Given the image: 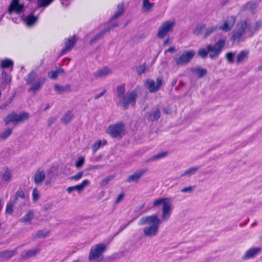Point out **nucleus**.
<instances>
[{
  "instance_id": "1",
  "label": "nucleus",
  "mask_w": 262,
  "mask_h": 262,
  "mask_svg": "<svg viewBox=\"0 0 262 262\" xmlns=\"http://www.w3.org/2000/svg\"><path fill=\"white\" fill-rule=\"evenodd\" d=\"M261 26L262 24L259 21L252 24L248 20H241L232 32L231 40L233 42L243 41L246 38L253 36Z\"/></svg>"
},
{
  "instance_id": "2",
  "label": "nucleus",
  "mask_w": 262,
  "mask_h": 262,
  "mask_svg": "<svg viewBox=\"0 0 262 262\" xmlns=\"http://www.w3.org/2000/svg\"><path fill=\"white\" fill-rule=\"evenodd\" d=\"M116 90L118 99V101L117 102V105L120 106L125 110L128 108L129 105L133 106L136 105L138 97V93L136 90L129 91L125 94V85L122 84L117 86Z\"/></svg>"
},
{
  "instance_id": "3",
  "label": "nucleus",
  "mask_w": 262,
  "mask_h": 262,
  "mask_svg": "<svg viewBox=\"0 0 262 262\" xmlns=\"http://www.w3.org/2000/svg\"><path fill=\"white\" fill-rule=\"evenodd\" d=\"M161 220L157 214H153L149 216L142 217L139 222V225H143L148 224L143 229V232L145 236L152 237L156 235L158 232Z\"/></svg>"
},
{
  "instance_id": "4",
  "label": "nucleus",
  "mask_w": 262,
  "mask_h": 262,
  "mask_svg": "<svg viewBox=\"0 0 262 262\" xmlns=\"http://www.w3.org/2000/svg\"><path fill=\"white\" fill-rule=\"evenodd\" d=\"M225 44L226 40L220 39L213 46L208 45L206 46V49H200L198 52V55L202 58H204L209 53V57L211 59L216 58L222 52Z\"/></svg>"
},
{
  "instance_id": "5",
  "label": "nucleus",
  "mask_w": 262,
  "mask_h": 262,
  "mask_svg": "<svg viewBox=\"0 0 262 262\" xmlns=\"http://www.w3.org/2000/svg\"><path fill=\"white\" fill-rule=\"evenodd\" d=\"M37 73L34 70H32L25 78V80L27 85H32L28 90L29 92H33L34 94H36L42 88L45 84L46 78L45 77H39L37 81L35 80L37 78Z\"/></svg>"
},
{
  "instance_id": "6",
  "label": "nucleus",
  "mask_w": 262,
  "mask_h": 262,
  "mask_svg": "<svg viewBox=\"0 0 262 262\" xmlns=\"http://www.w3.org/2000/svg\"><path fill=\"white\" fill-rule=\"evenodd\" d=\"M168 200L167 198H160L156 200L152 204L153 207L163 205L162 219L164 221L168 220L171 213V204L167 201Z\"/></svg>"
},
{
  "instance_id": "7",
  "label": "nucleus",
  "mask_w": 262,
  "mask_h": 262,
  "mask_svg": "<svg viewBox=\"0 0 262 262\" xmlns=\"http://www.w3.org/2000/svg\"><path fill=\"white\" fill-rule=\"evenodd\" d=\"M29 117V113L26 112H21L18 114L13 111L8 114V115L4 118V121L5 122L6 125L9 124L10 123L17 124L19 123L25 122L28 119Z\"/></svg>"
},
{
  "instance_id": "8",
  "label": "nucleus",
  "mask_w": 262,
  "mask_h": 262,
  "mask_svg": "<svg viewBox=\"0 0 262 262\" xmlns=\"http://www.w3.org/2000/svg\"><path fill=\"white\" fill-rule=\"evenodd\" d=\"M195 55V52L193 50H185L181 55L174 56L173 59L177 66H185L190 62Z\"/></svg>"
},
{
  "instance_id": "9",
  "label": "nucleus",
  "mask_w": 262,
  "mask_h": 262,
  "mask_svg": "<svg viewBox=\"0 0 262 262\" xmlns=\"http://www.w3.org/2000/svg\"><path fill=\"white\" fill-rule=\"evenodd\" d=\"M125 127L123 122L108 126L106 133L114 138H121L125 134Z\"/></svg>"
},
{
  "instance_id": "10",
  "label": "nucleus",
  "mask_w": 262,
  "mask_h": 262,
  "mask_svg": "<svg viewBox=\"0 0 262 262\" xmlns=\"http://www.w3.org/2000/svg\"><path fill=\"white\" fill-rule=\"evenodd\" d=\"M105 250V246L103 244H98L91 249L89 255L90 260H97L100 261L103 260L102 253Z\"/></svg>"
},
{
  "instance_id": "11",
  "label": "nucleus",
  "mask_w": 262,
  "mask_h": 262,
  "mask_svg": "<svg viewBox=\"0 0 262 262\" xmlns=\"http://www.w3.org/2000/svg\"><path fill=\"white\" fill-rule=\"evenodd\" d=\"M162 85V79L158 77L156 79V84L152 79H147L144 83V85L151 93L158 92Z\"/></svg>"
},
{
  "instance_id": "12",
  "label": "nucleus",
  "mask_w": 262,
  "mask_h": 262,
  "mask_svg": "<svg viewBox=\"0 0 262 262\" xmlns=\"http://www.w3.org/2000/svg\"><path fill=\"white\" fill-rule=\"evenodd\" d=\"M174 21L167 20L164 21L159 28L157 36L160 38H164L174 27Z\"/></svg>"
},
{
  "instance_id": "13",
  "label": "nucleus",
  "mask_w": 262,
  "mask_h": 262,
  "mask_svg": "<svg viewBox=\"0 0 262 262\" xmlns=\"http://www.w3.org/2000/svg\"><path fill=\"white\" fill-rule=\"evenodd\" d=\"M148 171L146 168L140 169L136 170L132 174L129 175L126 180V182L138 183L140 179L144 176Z\"/></svg>"
},
{
  "instance_id": "14",
  "label": "nucleus",
  "mask_w": 262,
  "mask_h": 262,
  "mask_svg": "<svg viewBox=\"0 0 262 262\" xmlns=\"http://www.w3.org/2000/svg\"><path fill=\"white\" fill-rule=\"evenodd\" d=\"M19 0H12L8 9V13L11 15L13 12L20 14L23 12L24 6L19 3Z\"/></svg>"
},
{
  "instance_id": "15",
  "label": "nucleus",
  "mask_w": 262,
  "mask_h": 262,
  "mask_svg": "<svg viewBox=\"0 0 262 262\" xmlns=\"http://www.w3.org/2000/svg\"><path fill=\"white\" fill-rule=\"evenodd\" d=\"M76 42V39L75 36L72 37L65 39L64 40V48H63L60 52V56H62L67 52L70 51L74 47Z\"/></svg>"
},
{
  "instance_id": "16",
  "label": "nucleus",
  "mask_w": 262,
  "mask_h": 262,
  "mask_svg": "<svg viewBox=\"0 0 262 262\" xmlns=\"http://www.w3.org/2000/svg\"><path fill=\"white\" fill-rule=\"evenodd\" d=\"M90 183V182L88 180H84L82 182L78 185H76L74 186L68 187L67 188V191L68 193H71L74 190H77L78 192H81L84 187L88 186Z\"/></svg>"
},
{
  "instance_id": "17",
  "label": "nucleus",
  "mask_w": 262,
  "mask_h": 262,
  "mask_svg": "<svg viewBox=\"0 0 262 262\" xmlns=\"http://www.w3.org/2000/svg\"><path fill=\"white\" fill-rule=\"evenodd\" d=\"M39 252L40 249L38 248L24 250L20 254V258L22 259H27L34 257Z\"/></svg>"
},
{
  "instance_id": "18",
  "label": "nucleus",
  "mask_w": 262,
  "mask_h": 262,
  "mask_svg": "<svg viewBox=\"0 0 262 262\" xmlns=\"http://www.w3.org/2000/svg\"><path fill=\"white\" fill-rule=\"evenodd\" d=\"M111 27H107L105 28L99 33L95 35L89 41L90 45H93L98 40L103 38L105 35V34L110 32L111 30Z\"/></svg>"
},
{
  "instance_id": "19",
  "label": "nucleus",
  "mask_w": 262,
  "mask_h": 262,
  "mask_svg": "<svg viewBox=\"0 0 262 262\" xmlns=\"http://www.w3.org/2000/svg\"><path fill=\"white\" fill-rule=\"evenodd\" d=\"M261 251V248L256 247L250 248L245 253L243 256L244 259H249L257 255Z\"/></svg>"
},
{
  "instance_id": "20",
  "label": "nucleus",
  "mask_w": 262,
  "mask_h": 262,
  "mask_svg": "<svg viewBox=\"0 0 262 262\" xmlns=\"http://www.w3.org/2000/svg\"><path fill=\"white\" fill-rule=\"evenodd\" d=\"M54 87L56 93L58 94H61L65 92L69 93L72 91L71 86L69 84H67L65 85H59L55 84Z\"/></svg>"
},
{
  "instance_id": "21",
  "label": "nucleus",
  "mask_w": 262,
  "mask_h": 262,
  "mask_svg": "<svg viewBox=\"0 0 262 262\" xmlns=\"http://www.w3.org/2000/svg\"><path fill=\"white\" fill-rule=\"evenodd\" d=\"M45 178V174L44 171L40 168H38L34 176V183L38 185L40 184Z\"/></svg>"
},
{
  "instance_id": "22",
  "label": "nucleus",
  "mask_w": 262,
  "mask_h": 262,
  "mask_svg": "<svg viewBox=\"0 0 262 262\" xmlns=\"http://www.w3.org/2000/svg\"><path fill=\"white\" fill-rule=\"evenodd\" d=\"M17 253V249L12 250H6L0 252V258L9 259Z\"/></svg>"
},
{
  "instance_id": "23",
  "label": "nucleus",
  "mask_w": 262,
  "mask_h": 262,
  "mask_svg": "<svg viewBox=\"0 0 262 262\" xmlns=\"http://www.w3.org/2000/svg\"><path fill=\"white\" fill-rule=\"evenodd\" d=\"M111 73V70L107 67H103L101 69L97 71L95 74L94 76L96 78H102Z\"/></svg>"
},
{
  "instance_id": "24",
  "label": "nucleus",
  "mask_w": 262,
  "mask_h": 262,
  "mask_svg": "<svg viewBox=\"0 0 262 262\" xmlns=\"http://www.w3.org/2000/svg\"><path fill=\"white\" fill-rule=\"evenodd\" d=\"M161 116V111L159 108H156L155 111L149 114L148 120L150 121H155L158 120Z\"/></svg>"
},
{
  "instance_id": "25",
  "label": "nucleus",
  "mask_w": 262,
  "mask_h": 262,
  "mask_svg": "<svg viewBox=\"0 0 262 262\" xmlns=\"http://www.w3.org/2000/svg\"><path fill=\"white\" fill-rule=\"evenodd\" d=\"M74 116V114L72 113V112L71 111L69 110L64 114V115L61 118V121L64 124H67L68 123L70 122L73 119Z\"/></svg>"
},
{
  "instance_id": "26",
  "label": "nucleus",
  "mask_w": 262,
  "mask_h": 262,
  "mask_svg": "<svg viewBox=\"0 0 262 262\" xmlns=\"http://www.w3.org/2000/svg\"><path fill=\"white\" fill-rule=\"evenodd\" d=\"M37 19L38 17L35 16L33 13H31L26 18V24L28 26H32L37 21Z\"/></svg>"
},
{
  "instance_id": "27",
  "label": "nucleus",
  "mask_w": 262,
  "mask_h": 262,
  "mask_svg": "<svg viewBox=\"0 0 262 262\" xmlns=\"http://www.w3.org/2000/svg\"><path fill=\"white\" fill-rule=\"evenodd\" d=\"M191 72L196 74L198 75L199 78L203 77L207 74V70L204 68H192L191 69Z\"/></svg>"
},
{
  "instance_id": "28",
  "label": "nucleus",
  "mask_w": 262,
  "mask_h": 262,
  "mask_svg": "<svg viewBox=\"0 0 262 262\" xmlns=\"http://www.w3.org/2000/svg\"><path fill=\"white\" fill-rule=\"evenodd\" d=\"M0 176L6 182H9L11 178V173L8 168H5L3 171L0 172Z\"/></svg>"
},
{
  "instance_id": "29",
  "label": "nucleus",
  "mask_w": 262,
  "mask_h": 262,
  "mask_svg": "<svg viewBox=\"0 0 262 262\" xmlns=\"http://www.w3.org/2000/svg\"><path fill=\"white\" fill-rule=\"evenodd\" d=\"M199 166L191 167L189 169L186 170L183 173L181 174V177L188 176L190 177L194 174L199 169Z\"/></svg>"
},
{
  "instance_id": "30",
  "label": "nucleus",
  "mask_w": 262,
  "mask_h": 262,
  "mask_svg": "<svg viewBox=\"0 0 262 262\" xmlns=\"http://www.w3.org/2000/svg\"><path fill=\"white\" fill-rule=\"evenodd\" d=\"M34 212L30 210L24 216L19 219V222L21 223L30 222L34 218Z\"/></svg>"
},
{
  "instance_id": "31",
  "label": "nucleus",
  "mask_w": 262,
  "mask_h": 262,
  "mask_svg": "<svg viewBox=\"0 0 262 262\" xmlns=\"http://www.w3.org/2000/svg\"><path fill=\"white\" fill-rule=\"evenodd\" d=\"M249 52L247 51H241L237 56L236 62L237 63H242L245 59L248 58Z\"/></svg>"
},
{
  "instance_id": "32",
  "label": "nucleus",
  "mask_w": 262,
  "mask_h": 262,
  "mask_svg": "<svg viewBox=\"0 0 262 262\" xmlns=\"http://www.w3.org/2000/svg\"><path fill=\"white\" fill-rule=\"evenodd\" d=\"M124 12V7L123 4H119L117 5V11L114 16L112 17L111 19H115L121 16Z\"/></svg>"
},
{
  "instance_id": "33",
  "label": "nucleus",
  "mask_w": 262,
  "mask_h": 262,
  "mask_svg": "<svg viewBox=\"0 0 262 262\" xmlns=\"http://www.w3.org/2000/svg\"><path fill=\"white\" fill-rule=\"evenodd\" d=\"M167 155V151H163L161 152L160 153H159L156 155H154L150 159L146 160L147 162H149L151 161H156L157 160H159L160 159L163 158L165 157Z\"/></svg>"
},
{
  "instance_id": "34",
  "label": "nucleus",
  "mask_w": 262,
  "mask_h": 262,
  "mask_svg": "<svg viewBox=\"0 0 262 262\" xmlns=\"http://www.w3.org/2000/svg\"><path fill=\"white\" fill-rule=\"evenodd\" d=\"M1 66L3 69H7L13 67V62L11 59H5L1 61Z\"/></svg>"
},
{
  "instance_id": "35",
  "label": "nucleus",
  "mask_w": 262,
  "mask_h": 262,
  "mask_svg": "<svg viewBox=\"0 0 262 262\" xmlns=\"http://www.w3.org/2000/svg\"><path fill=\"white\" fill-rule=\"evenodd\" d=\"M154 5L155 4L150 3L149 0H143L142 7L145 11H149Z\"/></svg>"
},
{
  "instance_id": "36",
  "label": "nucleus",
  "mask_w": 262,
  "mask_h": 262,
  "mask_svg": "<svg viewBox=\"0 0 262 262\" xmlns=\"http://www.w3.org/2000/svg\"><path fill=\"white\" fill-rule=\"evenodd\" d=\"M54 0H37V6L38 7H46L50 5Z\"/></svg>"
},
{
  "instance_id": "37",
  "label": "nucleus",
  "mask_w": 262,
  "mask_h": 262,
  "mask_svg": "<svg viewBox=\"0 0 262 262\" xmlns=\"http://www.w3.org/2000/svg\"><path fill=\"white\" fill-rule=\"evenodd\" d=\"M218 29V26H212L208 28L206 30V31L204 33V37L205 38L208 37L210 34H211L213 32L217 31Z\"/></svg>"
},
{
  "instance_id": "38",
  "label": "nucleus",
  "mask_w": 262,
  "mask_h": 262,
  "mask_svg": "<svg viewBox=\"0 0 262 262\" xmlns=\"http://www.w3.org/2000/svg\"><path fill=\"white\" fill-rule=\"evenodd\" d=\"M49 234V232L46 231L44 232L42 230H38L36 232V233L34 235L33 238H45L47 237Z\"/></svg>"
},
{
  "instance_id": "39",
  "label": "nucleus",
  "mask_w": 262,
  "mask_h": 262,
  "mask_svg": "<svg viewBox=\"0 0 262 262\" xmlns=\"http://www.w3.org/2000/svg\"><path fill=\"white\" fill-rule=\"evenodd\" d=\"M206 28L205 24H199L196 25L194 30L193 31V33L196 35H199L201 34L202 31Z\"/></svg>"
},
{
  "instance_id": "40",
  "label": "nucleus",
  "mask_w": 262,
  "mask_h": 262,
  "mask_svg": "<svg viewBox=\"0 0 262 262\" xmlns=\"http://www.w3.org/2000/svg\"><path fill=\"white\" fill-rule=\"evenodd\" d=\"M147 69L146 63H144L142 65L136 67L137 73L138 75H141L144 74Z\"/></svg>"
},
{
  "instance_id": "41",
  "label": "nucleus",
  "mask_w": 262,
  "mask_h": 262,
  "mask_svg": "<svg viewBox=\"0 0 262 262\" xmlns=\"http://www.w3.org/2000/svg\"><path fill=\"white\" fill-rule=\"evenodd\" d=\"M12 133L10 128L6 129L4 132L0 134V139L3 140H6Z\"/></svg>"
},
{
  "instance_id": "42",
  "label": "nucleus",
  "mask_w": 262,
  "mask_h": 262,
  "mask_svg": "<svg viewBox=\"0 0 262 262\" xmlns=\"http://www.w3.org/2000/svg\"><path fill=\"white\" fill-rule=\"evenodd\" d=\"M85 162V159L83 157H80L75 163V166L77 168L80 169Z\"/></svg>"
},
{
  "instance_id": "43",
  "label": "nucleus",
  "mask_w": 262,
  "mask_h": 262,
  "mask_svg": "<svg viewBox=\"0 0 262 262\" xmlns=\"http://www.w3.org/2000/svg\"><path fill=\"white\" fill-rule=\"evenodd\" d=\"M13 203L9 202H8L6 205L5 213L10 215L12 214L13 211Z\"/></svg>"
},
{
  "instance_id": "44",
  "label": "nucleus",
  "mask_w": 262,
  "mask_h": 262,
  "mask_svg": "<svg viewBox=\"0 0 262 262\" xmlns=\"http://www.w3.org/2000/svg\"><path fill=\"white\" fill-rule=\"evenodd\" d=\"M245 7L246 9L250 10L251 11H253L257 7V5L255 3L253 2H250L248 3L245 5Z\"/></svg>"
},
{
  "instance_id": "45",
  "label": "nucleus",
  "mask_w": 262,
  "mask_h": 262,
  "mask_svg": "<svg viewBox=\"0 0 262 262\" xmlns=\"http://www.w3.org/2000/svg\"><path fill=\"white\" fill-rule=\"evenodd\" d=\"M83 176V172L80 171L78 172L75 175L70 177V179L72 180L78 181Z\"/></svg>"
},
{
  "instance_id": "46",
  "label": "nucleus",
  "mask_w": 262,
  "mask_h": 262,
  "mask_svg": "<svg viewBox=\"0 0 262 262\" xmlns=\"http://www.w3.org/2000/svg\"><path fill=\"white\" fill-rule=\"evenodd\" d=\"M102 144L101 141L99 140L94 142L92 147V150L94 152H95L101 146Z\"/></svg>"
},
{
  "instance_id": "47",
  "label": "nucleus",
  "mask_w": 262,
  "mask_h": 262,
  "mask_svg": "<svg viewBox=\"0 0 262 262\" xmlns=\"http://www.w3.org/2000/svg\"><path fill=\"white\" fill-rule=\"evenodd\" d=\"M15 196H16V198H18V199L20 198L21 199H24L25 198V195L24 192L21 188H19L17 190Z\"/></svg>"
},
{
  "instance_id": "48",
  "label": "nucleus",
  "mask_w": 262,
  "mask_h": 262,
  "mask_svg": "<svg viewBox=\"0 0 262 262\" xmlns=\"http://www.w3.org/2000/svg\"><path fill=\"white\" fill-rule=\"evenodd\" d=\"M113 176H110L103 179L100 182L101 186H104L106 185L109 183V182L113 179Z\"/></svg>"
},
{
  "instance_id": "49",
  "label": "nucleus",
  "mask_w": 262,
  "mask_h": 262,
  "mask_svg": "<svg viewBox=\"0 0 262 262\" xmlns=\"http://www.w3.org/2000/svg\"><path fill=\"white\" fill-rule=\"evenodd\" d=\"M194 188L195 186H189L182 189L181 191L183 193H191L193 191Z\"/></svg>"
},
{
  "instance_id": "50",
  "label": "nucleus",
  "mask_w": 262,
  "mask_h": 262,
  "mask_svg": "<svg viewBox=\"0 0 262 262\" xmlns=\"http://www.w3.org/2000/svg\"><path fill=\"white\" fill-rule=\"evenodd\" d=\"M218 27L219 29L222 30L225 32L229 31V24L228 21H226L223 26H218Z\"/></svg>"
},
{
  "instance_id": "51",
  "label": "nucleus",
  "mask_w": 262,
  "mask_h": 262,
  "mask_svg": "<svg viewBox=\"0 0 262 262\" xmlns=\"http://www.w3.org/2000/svg\"><path fill=\"white\" fill-rule=\"evenodd\" d=\"M39 192L37 188H34L32 192V198L34 201H36L39 199Z\"/></svg>"
},
{
  "instance_id": "52",
  "label": "nucleus",
  "mask_w": 262,
  "mask_h": 262,
  "mask_svg": "<svg viewBox=\"0 0 262 262\" xmlns=\"http://www.w3.org/2000/svg\"><path fill=\"white\" fill-rule=\"evenodd\" d=\"M57 76H58V74L56 70L51 71L50 72H49V77L50 79H55L57 78Z\"/></svg>"
},
{
  "instance_id": "53",
  "label": "nucleus",
  "mask_w": 262,
  "mask_h": 262,
  "mask_svg": "<svg viewBox=\"0 0 262 262\" xmlns=\"http://www.w3.org/2000/svg\"><path fill=\"white\" fill-rule=\"evenodd\" d=\"M57 120V118L55 117H51L49 118L48 120V126H51L53 123H54L56 120Z\"/></svg>"
},
{
  "instance_id": "54",
  "label": "nucleus",
  "mask_w": 262,
  "mask_h": 262,
  "mask_svg": "<svg viewBox=\"0 0 262 262\" xmlns=\"http://www.w3.org/2000/svg\"><path fill=\"white\" fill-rule=\"evenodd\" d=\"M106 91V89H104L99 94L96 95L94 97V99L96 100V99H98L100 98L101 97H102L105 93Z\"/></svg>"
},
{
  "instance_id": "55",
  "label": "nucleus",
  "mask_w": 262,
  "mask_h": 262,
  "mask_svg": "<svg viewBox=\"0 0 262 262\" xmlns=\"http://www.w3.org/2000/svg\"><path fill=\"white\" fill-rule=\"evenodd\" d=\"M124 196V194L123 193H120L118 196V197H117V199L116 200V202H115L116 203V204L119 203L121 201V200L123 198Z\"/></svg>"
},
{
  "instance_id": "56",
  "label": "nucleus",
  "mask_w": 262,
  "mask_h": 262,
  "mask_svg": "<svg viewBox=\"0 0 262 262\" xmlns=\"http://www.w3.org/2000/svg\"><path fill=\"white\" fill-rule=\"evenodd\" d=\"M132 221H130L128 222V223L126 225L121 227L119 230L118 231V232L117 233H116V235H117L120 232H121L122 231H123L125 228H126L129 225V224H130L132 223Z\"/></svg>"
},
{
  "instance_id": "57",
  "label": "nucleus",
  "mask_w": 262,
  "mask_h": 262,
  "mask_svg": "<svg viewBox=\"0 0 262 262\" xmlns=\"http://www.w3.org/2000/svg\"><path fill=\"white\" fill-rule=\"evenodd\" d=\"M175 51H176L175 47L174 46H171L165 51V53H167V52H175Z\"/></svg>"
},
{
  "instance_id": "58",
  "label": "nucleus",
  "mask_w": 262,
  "mask_h": 262,
  "mask_svg": "<svg viewBox=\"0 0 262 262\" xmlns=\"http://www.w3.org/2000/svg\"><path fill=\"white\" fill-rule=\"evenodd\" d=\"M18 200V198L15 196L14 199L13 200H10L9 202H11V203H13V205H14L17 204Z\"/></svg>"
},
{
  "instance_id": "59",
  "label": "nucleus",
  "mask_w": 262,
  "mask_h": 262,
  "mask_svg": "<svg viewBox=\"0 0 262 262\" xmlns=\"http://www.w3.org/2000/svg\"><path fill=\"white\" fill-rule=\"evenodd\" d=\"M56 71L57 72L58 75L60 74H63L64 73V70L62 69H57Z\"/></svg>"
},
{
  "instance_id": "60",
  "label": "nucleus",
  "mask_w": 262,
  "mask_h": 262,
  "mask_svg": "<svg viewBox=\"0 0 262 262\" xmlns=\"http://www.w3.org/2000/svg\"><path fill=\"white\" fill-rule=\"evenodd\" d=\"M9 104V103H5V104H2L0 106V109H4V108H5L6 107L8 106Z\"/></svg>"
},
{
  "instance_id": "61",
  "label": "nucleus",
  "mask_w": 262,
  "mask_h": 262,
  "mask_svg": "<svg viewBox=\"0 0 262 262\" xmlns=\"http://www.w3.org/2000/svg\"><path fill=\"white\" fill-rule=\"evenodd\" d=\"M169 40H170V38L169 37H168L164 41V43H163V45L165 46L166 45V44L168 43L169 41Z\"/></svg>"
},
{
  "instance_id": "62",
  "label": "nucleus",
  "mask_w": 262,
  "mask_h": 262,
  "mask_svg": "<svg viewBox=\"0 0 262 262\" xmlns=\"http://www.w3.org/2000/svg\"><path fill=\"white\" fill-rule=\"evenodd\" d=\"M177 82V79H174V80H173L172 81V82H171V86H174L176 84Z\"/></svg>"
},
{
  "instance_id": "63",
  "label": "nucleus",
  "mask_w": 262,
  "mask_h": 262,
  "mask_svg": "<svg viewBox=\"0 0 262 262\" xmlns=\"http://www.w3.org/2000/svg\"><path fill=\"white\" fill-rule=\"evenodd\" d=\"M101 167L100 165H96L93 166V167L91 168V169H97L99 168V167Z\"/></svg>"
},
{
  "instance_id": "64",
  "label": "nucleus",
  "mask_w": 262,
  "mask_h": 262,
  "mask_svg": "<svg viewBox=\"0 0 262 262\" xmlns=\"http://www.w3.org/2000/svg\"><path fill=\"white\" fill-rule=\"evenodd\" d=\"M226 58L227 60L229 62V52H227L226 54Z\"/></svg>"
}]
</instances>
